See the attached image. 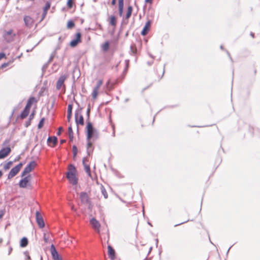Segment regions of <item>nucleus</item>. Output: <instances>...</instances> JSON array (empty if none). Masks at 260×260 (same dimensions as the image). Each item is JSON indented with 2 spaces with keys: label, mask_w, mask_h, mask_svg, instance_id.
Returning a JSON list of instances; mask_svg holds the SVG:
<instances>
[{
  "label": "nucleus",
  "mask_w": 260,
  "mask_h": 260,
  "mask_svg": "<svg viewBox=\"0 0 260 260\" xmlns=\"http://www.w3.org/2000/svg\"><path fill=\"white\" fill-rule=\"evenodd\" d=\"M150 26H151V22L150 21H148L146 23L143 30L141 31V34L142 36H145L147 34L148 31L149 30Z\"/></svg>",
  "instance_id": "obj_17"
},
{
  "label": "nucleus",
  "mask_w": 260,
  "mask_h": 260,
  "mask_svg": "<svg viewBox=\"0 0 260 260\" xmlns=\"http://www.w3.org/2000/svg\"><path fill=\"white\" fill-rule=\"evenodd\" d=\"M109 23L111 25L113 26H115L116 25V19L114 16H111Z\"/></svg>",
  "instance_id": "obj_26"
},
{
  "label": "nucleus",
  "mask_w": 260,
  "mask_h": 260,
  "mask_svg": "<svg viewBox=\"0 0 260 260\" xmlns=\"http://www.w3.org/2000/svg\"><path fill=\"white\" fill-rule=\"evenodd\" d=\"M81 35L80 32H77L76 34V38L72 40L70 42V46L74 47L77 45L79 43L81 42Z\"/></svg>",
  "instance_id": "obj_13"
},
{
  "label": "nucleus",
  "mask_w": 260,
  "mask_h": 260,
  "mask_svg": "<svg viewBox=\"0 0 260 260\" xmlns=\"http://www.w3.org/2000/svg\"><path fill=\"white\" fill-rule=\"evenodd\" d=\"M4 215V212L3 211L1 210L0 211V219L3 217Z\"/></svg>",
  "instance_id": "obj_50"
},
{
  "label": "nucleus",
  "mask_w": 260,
  "mask_h": 260,
  "mask_svg": "<svg viewBox=\"0 0 260 260\" xmlns=\"http://www.w3.org/2000/svg\"><path fill=\"white\" fill-rule=\"evenodd\" d=\"M151 257H146L145 259H144L143 260H151Z\"/></svg>",
  "instance_id": "obj_61"
},
{
  "label": "nucleus",
  "mask_w": 260,
  "mask_h": 260,
  "mask_svg": "<svg viewBox=\"0 0 260 260\" xmlns=\"http://www.w3.org/2000/svg\"><path fill=\"white\" fill-rule=\"evenodd\" d=\"M75 26V23L72 20L68 22L67 27L68 28H72Z\"/></svg>",
  "instance_id": "obj_32"
},
{
  "label": "nucleus",
  "mask_w": 260,
  "mask_h": 260,
  "mask_svg": "<svg viewBox=\"0 0 260 260\" xmlns=\"http://www.w3.org/2000/svg\"><path fill=\"white\" fill-rule=\"evenodd\" d=\"M77 170L75 167L70 164L68 167V171L67 172V178L70 183L76 185L78 183V179L76 176Z\"/></svg>",
  "instance_id": "obj_1"
},
{
  "label": "nucleus",
  "mask_w": 260,
  "mask_h": 260,
  "mask_svg": "<svg viewBox=\"0 0 260 260\" xmlns=\"http://www.w3.org/2000/svg\"><path fill=\"white\" fill-rule=\"evenodd\" d=\"M29 113V112L26 111V110H23V111L22 112L20 115V118L21 119H24L26 118L28 116Z\"/></svg>",
  "instance_id": "obj_28"
},
{
  "label": "nucleus",
  "mask_w": 260,
  "mask_h": 260,
  "mask_svg": "<svg viewBox=\"0 0 260 260\" xmlns=\"http://www.w3.org/2000/svg\"><path fill=\"white\" fill-rule=\"evenodd\" d=\"M90 223L95 231L100 233L101 224L98 220H97L95 218L92 217L90 220Z\"/></svg>",
  "instance_id": "obj_11"
},
{
  "label": "nucleus",
  "mask_w": 260,
  "mask_h": 260,
  "mask_svg": "<svg viewBox=\"0 0 260 260\" xmlns=\"http://www.w3.org/2000/svg\"><path fill=\"white\" fill-rule=\"evenodd\" d=\"M52 59H53V57H52V56H51V57L49 58V60H48V62L49 63V62H50L52 61Z\"/></svg>",
  "instance_id": "obj_60"
},
{
  "label": "nucleus",
  "mask_w": 260,
  "mask_h": 260,
  "mask_svg": "<svg viewBox=\"0 0 260 260\" xmlns=\"http://www.w3.org/2000/svg\"><path fill=\"white\" fill-rule=\"evenodd\" d=\"M8 65H9V63H8V62H7V63H3V64L1 65V68L2 69H3V68H5L7 67Z\"/></svg>",
  "instance_id": "obj_43"
},
{
  "label": "nucleus",
  "mask_w": 260,
  "mask_h": 260,
  "mask_svg": "<svg viewBox=\"0 0 260 260\" xmlns=\"http://www.w3.org/2000/svg\"><path fill=\"white\" fill-rule=\"evenodd\" d=\"M12 164H13V162L11 161L8 162L4 165V169L5 170H7L9 169L11 166L12 165Z\"/></svg>",
  "instance_id": "obj_31"
},
{
  "label": "nucleus",
  "mask_w": 260,
  "mask_h": 260,
  "mask_svg": "<svg viewBox=\"0 0 260 260\" xmlns=\"http://www.w3.org/2000/svg\"><path fill=\"white\" fill-rule=\"evenodd\" d=\"M71 209L73 211H76V209L75 208L74 206H72V207H71Z\"/></svg>",
  "instance_id": "obj_62"
},
{
  "label": "nucleus",
  "mask_w": 260,
  "mask_h": 260,
  "mask_svg": "<svg viewBox=\"0 0 260 260\" xmlns=\"http://www.w3.org/2000/svg\"><path fill=\"white\" fill-rule=\"evenodd\" d=\"M124 7V0H118V7Z\"/></svg>",
  "instance_id": "obj_39"
},
{
  "label": "nucleus",
  "mask_w": 260,
  "mask_h": 260,
  "mask_svg": "<svg viewBox=\"0 0 260 260\" xmlns=\"http://www.w3.org/2000/svg\"><path fill=\"white\" fill-rule=\"evenodd\" d=\"M15 36V34H13L12 29H10L8 31H5L3 34V37L5 39V40L7 42H12L14 40Z\"/></svg>",
  "instance_id": "obj_8"
},
{
  "label": "nucleus",
  "mask_w": 260,
  "mask_h": 260,
  "mask_svg": "<svg viewBox=\"0 0 260 260\" xmlns=\"http://www.w3.org/2000/svg\"><path fill=\"white\" fill-rule=\"evenodd\" d=\"M111 4L113 6L115 5V4H116V1L115 0H112V2H111Z\"/></svg>",
  "instance_id": "obj_54"
},
{
  "label": "nucleus",
  "mask_w": 260,
  "mask_h": 260,
  "mask_svg": "<svg viewBox=\"0 0 260 260\" xmlns=\"http://www.w3.org/2000/svg\"><path fill=\"white\" fill-rule=\"evenodd\" d=\"M30 108H31V106L26 104L24 110H26V111H27L29 112Z\"/></svg>",
  "instance_id": "obj_41"
},
{
  "label": "nucleus",
  "mask_w": 260,
  "mask_h": 260,
  "mask_svg": "<svg viewBox=\"0 0 260 260\" xmlns=\"http://www.w3.org/2000/svg\"><path fill=\"white\" fill-rule=\"evenodd\" d=\"M12 251V248L11 247H10L9 248V253H8L9 255L10 254V253H11Z\"/></svg>",
  "instance_id": "obj_55"
},
{
  "label": "nucleus",
  "mask_w": 260,
  "mask_h": 260,
  "mask_svg": "<svg viewBox=\"0 0 260 260\" xmlns=\"http://www.w3.org/2000/svg\"><path fill=\"white\" fill-rule=\"evenodd\" d=\"M87 139L89 140L92 139L93 141H95L99 138V132L92 127V124L90 122L87 123Z\"/></svg>",
  "instance_id": "obj_2"
},
{
  "label": "nucleus",
  "mask_w": 260,
  "mask_h": 260,
  "mask_svg": "<svg viewBox=\"0 0 260 260\" xmlns=\"http://www.w3.org/2000/svg\"><path fill=\"white\" fill-rule=\"evenodd\" d=\"M68 133L69 135L74 134L71 125L68 127Z\"/></svg>",
  "instance_id": "obj_40"
},
{
  "label": "nucleus",
  "mask_w": 260,
  "mask_h": 260,
  "mask_svg": "<svg viewBox=\"0 0 260 260\" xmlns=\"http://www.w3.org/2000/svg\"><path fill=\"white\" fill-rule=\"evenodd\" d=\"M69 136L70 140L71 141H72L73 140V138H74V134H72V135L70 134V135H69Z\"/></svg>",
  "instance_id": "obj_48"
},
{
  "label": "nucleus",
  "mask_w": 260,
  "mask_h": 260,
  "mask_svg": "<svg viewBox=\"0 0 260 260\" xmlns=\"http://www.w3.org/2000/svg\"><path fill=\"white\" fill-rule=\"evenodd\" d=\"M67 78V76L66 75H61L58 78L56 85V88L57 90H60L62 87L65 89V85L64 82Z\"/></svg>",
  "instance_id": "obj_6"
},
{
  "label": "nucleus",
  "mask_w": 260,
  "mask_h": 260,
  "mask_svg": "<svg viewBox=\"0 0 260 260\" xmlns=\"http://www.w3.org/2000/svg\"><path fill=\"white\" fill-rule=\"evenodd\" d=\"M65 142H66V140H61L60 141V144H62L63 143H64Z\"/></svg>",
  "instance_id": "obj_57"
},
{
  "label": "nucleus",
  "mask_w": 260,
  "mask_h": 260,
  "mask_svg": "<svg viewBox=\"0 0 260 260\" xmlns=\"http://www.w3.org/2000/svg\"><path fill=\"white\" fill-rule=\"evenodd\" d=\"M87 160V158L86 157H84L82 159V164L84 167V170L87 173V175L89 177H91L90 168L89 165L86 163V161Z\"/></svg>",
  "instance_id": "obj_16"
},
{
  "label": "nucleus",
  "mask_w": 260,
  "mask_h": 260,
  "mask_svg": "<svg viewBox=\"0 0 260 260\" xmlns=\"http://www.w3.org/2000/svg\"><path fill=\"white\" fill-rule=\"evenodd\" d=\"M57 138L55 136L49 137L47 139V143H48V145L49 146H50L49 144L50 143H53V146H51L52 147L55 146V145L57 144Z\"/></svg>",
  "instance_id": "obj_18"
},
{
  "label": "nucleus",
  "mask_w": 260,
  "mask_h": 260,
  "mask_svg": "<svg viewBox=\"0 0 260 260\" xmlns=\"http://www.w3.org/2000/svg\"><path fill=\"white\" fill-rule=\"evenodd\" d=\"M145 3L151 4L152 3V0H145Z\"/></svg>",
  "instance_id": "obj_53"
},
{
  "label": "nucleus",
  "mask_w": 260,
  "mask_h": 260,
  "mask_svg": "<svg viewBox=\"0 0 260 260\" xmlns=\"http://www.w3.org/2000/svg\"><path fill=\"white\" fill-rule=\"evenodd\" d=\"M30 124V120H28V121H26L25 123V127H28Z\"/></svg>",
  "instance_id": "obj_47"
},
{
  "label": "nucleus",
  "mask_w": 260,
  "mask_h": 260,
  "mask_svg": "<svg viewBox=\"0 0 260 260\" xmlns=\"http://www.w3.org/2000/svg\"><path fill=\"white\" fill-rule=\"evenodd\" d=\"M34 113H31V114L29 115V120H31L32 119H33V118H34Z\"/></svg>",
  "instance_id": "obj_51"
},
{
  "label": "nucleus",
  "mask_w": 260,
  "mask_h": 260,
  "mask_svg": "<svg viewBox=\"0 0 260 260\" xmlns=\"http://www.w3.org/2000/svg\"><path fill=\"white\" fill-rule=\"evenodd\" d=\"M24 21L26 26H29L32 23V18L28 16H26L24 17Z\"/></svg>",
  "instance_id": "obj_20"
},
{
  "label": "nucleus",
  "mask_w": 260,
  "mask_h": 260,
  "mask_svg": "<svg viewBox=\"0 0 260 260\" xmlns=\"http://www.w3.org/2000/svg\"><path fill=\"white\" fill-rule=\"evenodd\" d=\"M23 165V164L22 162H20L15 167L13 168L8 174V178L11 179L14 177L19 172Z\"/></svg>",
  "instance_id": "obj_4"
},
{
  "label": "nucleus",
  "mask_w": 260,
  "mask_h": 260,
  "mask_svg": "<svg viewBox=\"0 0 260 260\" xmlns=\"http://www.w3.org/2000/svg\"><path fill=\"white\" fill-rule=\"evenodd\" d=\"M153 61H148L147 62V64L149 65V66H151L152 64H153Z\"/></svg>",
  "instance_id": "obj_58"
},
{
  "label": "nucleus",
  "mask_w": 260,
  "mask_h": 260,
  "mask_svg": "<svg viewBox=\"0 0 260 260\" xmlns=\"http://www.w3.org/2000/svg\"><path fill=\"white\" fill-rule=\"evenodd\" d=\"M37 101L35 97H30L29 98L28 100L27 101V104L29 105V106H31L32 104L34 103H37Z\"/></svg>",
  "instance_id": "obj_25"
},
{
  "label": "nucleus",
  "mask_w": 260,
  "mask_h": 260,
  "mask_svg": "<svg viewBox=\"0 0 260 260\" xmlns=\"http://www.w3.org/2000/svg\"><path fill=\"white\" fill-rule=\"evenodd\" d=\"M37 166V163L35 161H31L24 168L22 173V176L26 175L27 174L32 171Z\"/></svg>",
  "instance_id": "obj_3"
},
{
  "label": "nucleus",
  "mask_w": 260,
  "mask_h": 260,
  "mask_svg": "<svg viewBox=\"0 0 260 260\" xmlns=\"http://www.w3.org/2000/svg\"><path fill=\"white\" fill-rule=\"evenodd\" d=\"M51 6V3L50 2H47V3L45 4V6L43 9V13L42 14L43 19L46 16L48 10L50 9Z\"/></svg>",
  "instance_id": "obj_19"
},
{
  "label": "nucleus",
  "mask_w": 260,
  "mask_h": 260,
  "mask_svg": "<svg viewBox=\"0 0 260 260\" xmlns=\"http://www.w3.org/2000/svg\"><path fill=\"white\" fill-rule=\"evenodd\" d=\"M6 56L4 53H0V60H1L3 58L5 57Z\"/></svg>",
  "instance_id": "obj_49"
},
{
  "label": "nucleus",
  "mask_w": 260,
  "mask_h": 260,
  "mask_svg": "<svg viewBox=\"0 0 260 260\" xmlns=\"http://www.w3.org/2000/svg\"><path fill=\"white\" fill-rule=\"evenodd\" d=\"M30 175H29L25 177L24 178L22 179L19 183V185L20 187L25 188L27 186V184L30 181Z\"/></svg>",
  "instance_id": "obj_14"
},
{
  "label": "nucleus",
  "mask_w": 260,
  "mask_h": 260,
  "mask_svg": "<svg viewBox=\"0 0 260 260\" xmlns=\"http://www.w3.org/2000/svg\"><path fill=\"white\" fill-rule=\"evenodd\" d=\"M50 251L52 258L54 260H62L61 257L59 255L56 248L53 244L51 245Z\"/></svg>",
  "instance_id": "obj_12"
},
{
  "label": "nucleus",
  "mask_w": 260,
  "mask_h": 260,
  "mask_svg": "<svg viewBox=\"0 0 260 260\" xmlns=\"http://www.w3.org/2000/svg\"><path fill=\"white\" fill-rule=\"evenodd\" d=\"M44 240L45 243H48V238L46 236V234L45 233L44 234Z\"/></svg>",
  "instance_id": "obj_42"
},
{
  "label": "nucleus",
  "mask_w": 260,
  "mask_h": 260,
  "mask_svg": "<svg viewBox=\"0 0 260 260\" xmlns=\"http://www.w3.org/2000/svg\"><path fill=\"white\" fill-rule=\"evenodd\" d=\"M119 15L120 17L123 16V7H118Z\"/></svg>",
  "instance_id": "obj_37"
},
{
  "label": "nucleus",
  "mask_w": 260,
  "mask_h": 260,
  "mask_svg": "<svg viewBox=\"0 0 260 260\" xmlns=\"http://www.w3.org/2000/svg\"><path fill=\"white\" fill-rule=\"evenodd\" d=\"M73 5V2L72 0H68L67 2V6L68 8H72Z\"/></svg>",
  "instance_id": "obj_36"
},
{
  "label": "nucleus",
  "mask_w": 260,
  "mask_h": 260,
  "mask_svg": "<svg viewBox=\"0 0 260 260\" xmlns=\"http://www.w3.org/2000/svg\"><path fill=\"white\" fill-rule=\"evenodd\" d=\"M81 108L79 110H76L75 113V121L77 125L80 124L81 125H83L84 123V118L83 116L81 115Z\"/></svg>",
  "instance_id": "obj_5"
},
{
  "label": "nucleus",
  "mask_w": 260,
  "mask_h": 260,
  "mask_svg": "<svg viewBox=\"0 0 260 260\" xmlns=\"http://www.w3.org/2000/svg\"><path fill=\"white\" fill-rule=\"evenodd\" d=\"M133 11V7L132 6H128L127 10V12L125 16L126 19H128L132 15Z\"/></svg>",
  "instance_id": "obj_22"
},
{
  "label": "nucleus",
  "mask_w": 260,
  "mask_h": 260,
  "mask_svg": "<svg viewBox=\"0 0 260 260\" xmlns=\"http://www.w3.org/2000/svg\"><path fill=\"white\" fill-rule=\"evenodd\" d=\"M62 130V127H59L58 128V132H57V134L59 135H60V132Z\"/></svg>",
  "instance_id": "obj_52"
},
{
  "label": "nucleus",
  "mask_w": 260,
  "mask_h": 260,
  "mask_svg": "<svg viewBox=\"0 0 260 260\" xmlns=\"http://www.w3.org/2000/svg\"><path fill=\"white\" fill-rule=\"evenodd\" d=\"M103 84V80H99L97 83L96 86L93 88L92 92V96L93 99H95L97 98L98 94V91L101 86V85Z\"/></svg>",
  "instance_id": "obj_10"
},
{
  "label": "nucleus",
  "mask_w": 260,
  "mask_h": 260,
  "mask_svg": "<svg viewBox=\"0 0 260 260\" xmlns=\"http://www.w3.org/2000/svg\"><path fill=\"white\" fill-rule=\"evenodd\" d=\"M73 105L69 104L68 106V113L72 114Z\"/></svg>",
  "instance_id": "obj_35"
},
{
  "label": "nucleus",
  "mask_w": 260,
  "mask_h": 260,
  "mask_svg": "<svg viewBox=\"0 0 260 260\" xmlns=\"http://www.w3.org/2000/svg\"><path fill=\"white\" fill-rule=\"evenodd\" d=\"M2 175H3L2 172L1 171H0V177L2 176Z\"/></svg>",
  "instance_id": "obj_64"
},
{
  "label": "nucleus",
  "mask_w": 260,
  "mask_h": 260,
  "mask_svg": "<svg viewBox=\"0 0 260 260\" xmlns=\"http://www.w3.org/2000/svg\"><path fill=\"white\" fill-rule=\"evenodd\" d=\"M72 114H70V113H68L67 114V119H68V121L69 122L70 121V119H71V117H72Z\"/></svg>",
  "instance_id": "obj_46"
},
{
  "label": "nucleus",
  "mask_w": 260,
  "mask_h": 260,
  "mask_svg": "<svg viewBox=\"0 0 260 260\" xmlns=\"http://www.w3.org/2000/svg\"><path fill=\"white\" fill-rule=\"evenodd\" d=\"M53 69H55V71H57L58 70V65L56 63H54L53 64Z\"/></svg>",
  "instance_id": "obj_44"
},
{
  "label": "nucleus",
  "mask_w": 260,
  "mask_h": 260,
  "mask_svg": "<svg viewBox=\"0 0 260 260\" xmlns=\"http://www.w3.org/2000/svg\"><path fill=\"white\" fill-rule=\"evenodd\" d=\"M88 140L87 145V153L88 155H90V153L92 152L93 149L92 148V143Z\"/></svg>",
  "instance_id": "obj_23"
},
{
  "label": "nucleus",
  "mask_w": 260,
  "mask_h": 260,
  "mask_svg": "<svg viewBox=\"0 0 260 260\" xmlns=\"http://www.w3.org/2000/svg\"><path fill=\"white\" fill-rule=\"evenodd\" d=\"M102 49L104 51L106 52L108 50L109 48V43L108 41L105 42V43L102 45Z\"/></svg>",
  "instance_id": "obj_27"
},
{
  "label": "nucleus",
  "mask_w": 260,
  "mask_h": 260,
  "mask_svg": "<svg viewBox=\"0 0 260 260\" xmlns=\"http://www.w3.org/2000/svg\"><path fill=\"white\" fill-rule=\"evenodd\" d=\"M73 157L75 158L77 154V148L75 145L73 146Z\"/></svg>",
  "instance_id": "obj_34"
},
{
  "label": "nucleus",
  "mask_w": 260,
  "mask_h": 260,
  "mask_svg": "<svg viewBox=\"0 0 260 260\" xmlns=\"http://www.w3.org/2000/svg\"><path fill=\"white\" fill-rule=\"evenodd\" d=\"M80 199L82 204H88L89 205H91V202L90 200V198L88 195V194L86 192H81L80 193Z\"/></svg>",
  "instance_id": "obj_7"
},
{
  "label": "nucleus",
  "mask_w": 260,
  "mask_h": 260,
  "mask_svg": "<svg viewBox=\"0 0 260 260\" xmlns=\"http://www.w3.org/2000/svg\"><path fill=\"white\" fill-rule=\"evenodd\" d=\"M44 120H45V118H42L41 120L40 121L39 124H38V128L40 129L43 126V124H44Z\"/></svg>",
  "instance_id": "obj_33"
},
{
  "label": "nucleus",
  "mask_w": 260,
  "mask_h": 260,
  "mask_svg": "<svg viewBox=\"0 0 260 260\" xmlns=\"http://www.w3.org/2000/svg\"><path fill=\"white\" fill-rule=\"evenodd\" d=\"M24 254L25 255V256L27 257V258L26 260H30V256L28 255V253L26 251L24 252Z\"/></svg>",
  "instance_id": "obj_45"
},
{
  "label": "nucleus",
  "mask_w": 260,
  "mask_h": 260,
  "mask_svg": "<svg viewBox=\"0 0 260 260\" xmlns=\"http://www.w3.org/2000/svg\"><path fill=\"white\" fill-rule=\"evenodd\" d=\"M108 253H109V256L111 257V259H113V258L115 256L114 250L112 247V246L110 245L108 246Z\"/></svg>",
  "instance_id": "obj_21"
},
{
  "label": "nucleus",
  "mask_w": 260,
  "mask_h": 260,
  "mask_svg": "<svg viewBox=\"0 0 260 260\" xmlns=\"http://www.w3.org/2000/svg\"><path fill=\"white\" fill-rule=\"evenodd\" d=\"M36 222L40 228H43L45 226L44 219L40 212L38 211L36 212Z\"/></svg>",
  "instance_id": "obj_9"
},
{
  "label": "nucleus",
  "mask_w": 260,
  "mask_h": 260,
  "mask_svg": "<svg viewBox=\"0 0 260 260\" xmlns=\"http://www.w3.org/2000/svg\"><path fill=\"white\" fill-rule=\"evenodd\" d=\"M101 192H102L103 195L104 196L105 199H107L108 197V193H107L106 189L104 188V187L103 186H102Z\"/></svg>",
  "instance_id": "obj_29"
},
{
  "label": "nucleus",
  "mask_w": 260,
  "mask_h": 260,
  "mask_svg": "<svg viewBox=\"0 0 260 260\" xmlns=\"http://www.w3.org/2000/svg\"><path fill=\"white\" fill-rule=\"evenodd\" d=\"M151 249H152V247H150V249H149V252L148 253V255L150 253Z\"/></svg>",
  "instance_id": "obj_63"
},
{
  "label": "nucleus",
  "mask_w": 260,
  "mask_h": 260,
  "mask_svg": "<svg viewBox=\"0 0 260 260\" xmlns=\"http://www.w3.org/2000/svg\"><path fill=\"white\" fill-rule=\"evenodd\" d=\"M48 64H49V63L47 62V63L44 64V66H43V69H46L47 68V67H48Z\"/></svg>",
  "instance_id": "obj_56"
},
{
  "label": "nucleus",
  "mask_w": 260,
  "mask_h": 260,
  "mask_svg": "<svg viewBox=\"0 0 260 260\" xmlns=\"http://www.w3.org/2000/svg\"><path fill=\"white\" fill-rule=\"evenodd\" d=\"M90 111V105H89L87 109V111H86V115H87V120H89V119Z\"/></svg>",
  "instance_id": "obj_38"
},
{
  "label": "nucleus",
  "mask_w": 260,
  "mask_h": 260,
  "mask_svg": "<svg viewBox=\"0 0 260 260\" xmlns=\"http://www.w3.org/2000/svg\"><path fill=\"white\" fill-rule=\"evenodd\" d=\"M187 221H188V220L185 221H184V222H181V223H179V224H176V225H175V226H178V225H180V224H183V223H185V222H186Z\"/></svg>",
  "instance_id": "obj_59"
},
{
  "label": "nucleus",
  "mask_w": 260,
  "mask_h": 260,
  "mask_svg": "<svg viewBox=\"0 0 260 260\" xmlns=\"http://www.w3.org/2000/svg\"><path fill=\"white\" fill-rule=\"evenodd\" d=\"M131 52L134 54H135L137 53V49L136 48V46L135 44L132 45L130 47Z\"/></svg>",
  "instance_id": "obj_30"
},
{
  "label": "nucleus",
  "mask_w": 260,
  "mask_h": 260,
  "mask_svg": "<svg viewBox=\"0 0 260 260\" xmlns=\"http://www.w3.org/2000/svg\"><path fill=\"white\" fill-rule=\"evenodd\" d=\"M11 152V149L10 147H7L6 148H3L0 150V159L4 158L7 156L9 155V154Z\"/></svg>",
  "instance_id": "obj_15"
},
{
  "label": "nucleus",
  "mask_w": 260,
  "mask_h": 260,
  "mask_svg": "<svg viewBox=\"0 0 260 260\" xmlns=\"http://www.w3.org/2000/svg\"><path fill=\"white\" fill-rule=\"evenodd\" d=\"M28 239L26 237H23L20 241V245L21 247H25L28 245Z\"/></svg>",
  "instance_id": "obj_24"
}]
</instances>
